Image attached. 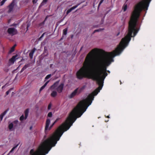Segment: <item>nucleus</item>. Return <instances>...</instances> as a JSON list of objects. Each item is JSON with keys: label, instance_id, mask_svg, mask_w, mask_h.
<instances>
[{"label": "nucleus", "instance_id": "obj_1", "mask_svg": "<svg viewBox=\"0 0 155 155\" xmlns=\"http://www.w3.org/2000/svg\"><path fill=\"white\" fill-rule=\"evenodd\" d=\"M95 49L92 50L87 55L83 66L76 74L77 78L81 80L84 78L96 81L98 87L85 99L81 101L71 112L65 122L60 126L52 135H62L64 132L68 130L72 125L77 118L80 117L90 105L94 100V96L100 92L103 86L104 80L107 76L106 68L104 69L92 67V72H90V66L91 61L92 53Z\"/></svg>", "mask_w": 155, "mask_h": 155}, {"label": "nucleus", "instance_id": "obj_2", "mask_svg": "<svg viewBox=\"0 0 155 155\" xmlns=\"http://www.w3.org/2000/svg\"><path fill=\"white\" fill-rule=\"evenodd\" d=\"M150 3H138L135 6L130 21L129 23L128 33L123 38L119 44L113 51L109 52L108 58L103 54L105 51L101 50V53L96 58L93 67L104 69L107 67L114 61L113 58L119 55L128 45L132 37H134L137 33L139 29L136 28L137 23L140 16V13L142 10H147Z\"/></svg>", "mask_w": 155, "mask_h": 155}, {"label": "nucleus", "instance_id": "obj_3", "mask_svg": "<svg viewBox=\"0 0 155 155\" xmlns=\"http://www.w3.org/2000/svg\"><path fill=\"white\" fill-rule=\"evenodd\" d=\"M59 81H58L55 82L50 87V89L51 90L54 89L56 87V90L59 93H61L64 88V84L61 83L58 86L59 84Z\"/></svg>", "mask_w": 155, "mask_h": 155}, {"label": "nucleus", "instance_id": "obj_4", "mask_svg": "<svg viewBox=\"0 0 155 155\" xmlns=\"http://www.w3.org/2000/svg\"><path fill=\"white\" fill-rule=\"evenodd\" d=\"M17 0H12L10 3V12H16L19 9V7L17 5Z\"/></svg>", "mask_w": 155, "mask_h": 155}, {"label": "nucleus", "instance_id": "obj_5", "mask_svg": "<svg viewBox=\"0 0 155 155\" xmlns=\"http://www.w3.org/2000/svg\"><path fill=\"white\" fill-rule=\"evenodd\" d=\"M78 89H76L69 95L68 97L69 98H72L76 95H78V94L77 90Z\"/></svg>", "mask_w": 155, "mask_h": 155}, {"label": "nucleus", "instance_id": "obj_6", "mask_svg": "<svg viewBox=\"0 0 155 155\" xmlns=\"http://www.w3.org/2000/svg\"><path fill=\"white\" fill-rule=\"evenodd\" d=\"M18 55L16 54L15 55L12 56V57L10 58V64L12 63L13 64L15 61L18 59Z\"/></svg>", "mask_w": 155, "mask_h": 155}, {"label": "nucleus", "instance_id": "obj_7", "mask_svg": "<svg viewBox=\"0 0 155 155\" xmlns=\"http://www.w3.org/2000/svg\"><path fill=\"white\" fill-rule=\"evenodd\" d=\"M80 5V3H78L77 4V5L73 6V7L69 9H68L67 12L66 14H68L69 13H70L72 10H74V9H75V8H77L79 5Z\"/></svg>", "mask_w": 155, "mask_h": 155}, {"label": "nucleus", "instance_id": "obj_8", "mask_svg": "<svg viewBox=\"0 0 155 155\" xmlns=\"http://www.w3.org/2000/svg\"><path fill=\"white\" fill-rule=\"evenodd\" d=\"M17 33V31L15 28H10V35L13 36L16 34Z\"/></svg>", "mask_w": 155, "mask_h": 155}, {"label": "nucleus", "instance_id": "obj_9", "mask_svg": "<svg viewBox=\"0 0 155 155\" xmlns=\"http://www.w3.org/2000/svg\"><path fill=\"white\" fill-rule=\"evenodd\" d=\"M50 123V120L49 119H47L46 122V125L45 127V130H49V126Z\"/></svg>", "mask_w": 155, "mask_h": 155}, {"label": "nucleus", "instance_id": "obj_10", "mask_svg": "<svg viewBox=\"0 0 155 155\" xmlns=\"http://www.w3.org/2000/svg\"><path fill=\"white\" fill-rule=\"evenodd\" d=\"M36 50L35 48H34L31 51L29 54V57L31 59H32L33 56V54L35 51Z\"/></svg>", "mask_w": 155, "mask_h": 155}, {"label": "nucleus", "instance_id": "obj_11", "mask_svg": "<svg viewBox=\"0 0 155 155\" xmlns=\"http://www.w3.org/2000/svg\"><path fill=\"white\" fill-rule=\"evenodd\" d=\"M18 121L17 120H15L14 121L13 123H10V130L13 128L14 125L15 124V126H16L17 124H18ZM14 127H15V125H14Z\"/></svg>", "mask_w": 155, "mask_h": 155}, {"label": "nucleus", "instance_id": "obj_12", "mask_svg": "<svg viewBox=\"0 0 155 155\" xmlns=\"http://www.w3.org/2000/svg\"><path fill=\"white\" fill-rule=\"evenodd\" d=\"M9 109H7L3 113H2L0 115V118L1 120H2L3 116L6 114V113L9 111Z\"/></svg>", "mask_w": 155, "mask_h": 155}, {"label": "nucleus", "instance_id": "obj_13", "mask_svg": "<svg viewBox=\"0 0 155 155\" xmlns=\"http://www.w3.org/2000/svg\"><path fill=\"white\" fill-rule=\"evenodd\" d=\"M29 110L28 108H27L25 110V111H24V114H25V120L26 119L28 116V113H29Z\"/></svg>", "mask_w": 155, "mask_h": 155}, {"label": "nucleus", "instance_id": "obj_14", "mask_svg": "<svg viewBox=\"0 0 155 155\" xmlns=\"http://www.w3.org/2000/svg\"><path fill=\"white\" fill-rule=\"evenodd\" d=\"M57 95V92L55 91H53L51 94V96L53 97H56Z\"/></svg>", "mask_w": 155, "mask_h": 155}, {"label": "nucleus", "instance_id": "obj_15", "mask_svg": "<svg viewBox=\"0 0 155 155\" xmlns=\"http://www.w3.org/2000/svg\"><path fill=\"white\" fill-rule=\"evenodd\" d=\"M29 66V64H25L21 69V72H22L24 71Z\"/></svg>", "mask_w": 155, "mask_h": 155}, {"label": "nucleus", "instance_id": "obj_16", "mask_svg": "<svg viewBox=\"0 0 155 155\" xmlns=\"http://www.w3.org/2000/svg\"><path fill=\"white\" fill-rule=\"evenodd\" d=\"M60 119V118H57L56 120L50 126V127L49 128V130H50L51 127L54 126V125L55 124L56 122H57Z\"/></svg>", "mask_w": 155, "mask_h": 155}, {"label": "nucleus", "instance_id": "obj_17", "mask_svg": "<svg viewBox=\"0 0 155 155\" xmlns=\"http://www.w3.org/2000/svg\"><path fill=\"white\" fill-rule=\"evenodd\" d=\"M17 46L16 44H15L11 48H10V53H12L15 51V48Z\"/></svg>", "mask_w": 155, "mask_h": 155}, {"label": "nucleus", "instance_id": "obj_18", "mask_svg": "<svg viewBox=\"0 0 155 155\" xmlns=\"http://www.w3.org/2000/svg\"><path fill=\"white\" fill-rule=\"evenodd\" d=\"M68 30V29L67 28H66L64 29L63 30V35H66L67 34Z\"/></svg>", "mask_w": 155, "mask_h": 155}, {"label": "nucleus", "instance_id": "obj_19", "mask_svg": "<svg viewBox=\"0 0 155 155\" xmlns=\"http://www.w3.org/2000/svg\"><path fill=\"white\" fill-rule=\"evenodd\" d=\"M18 145L19 144H18L15 145V146H14L10 150V153L13 152L14 150L18 146Z\"/></svg>", "mask_w": 155, "mask_h": 155}, {"label": "nucleus", "instance_id": "obj_20", "mask_svg": "<svg viewBox=\"0 0 155 155\" xmlns=\"http://www.w3.org/2000/svg\"><path fill=\"white\" fill-rule=\"evenodd\" d=\"M76 89H78L77 90V91H78V95L80 93H81V92H82L83 91L80 88H77Z\"/></svg>", "mask_w": 155, "mask_h": 155}, {"label": "nucleus", "instance_id": "obj_21", "mask_svg": "<svg viewBox=\"0 0 155 155\" xmlns=\"http://www.w3.org/2000/svg\"><path fill=\"white\" fill-rule=\"evenodd\" d=\"M127 5H124L123 7V9L124 12H125L127 9Z\"/></svg>", "mask_w": 155, "mask_h": 155}, {"label": "nucleus", "instance_id": "obj_22", "mask_svg": "<svg viewBox=\"0 0 155 155\" xmlns=\"http://www.w3.org/2000/svg\"><path fill=\"white\" fill-rule=\"evenodd\" d=\"M46 18H45V20L43 21L42 22L40 23L39 24V26H41L43 25H44V24L45 23V21Z\"/></svg>", "mask_w": 155, "mask_h": 155}, {"label": "nucleus", "instance_id": "obj_23", "mask_svg": "<svg viewBox=\"0 0 155 155\" xmlns=\"http://www.w3.org/2000/svg\"><path fill=\"white\" fill-rule=\"evenodd\" d=\"M48 0H43L41 4V5H43L45 4L48 2Z\"/></svg>", "mask_w": 155, "mask_h": 155}, {"label": "nucleus", "instance_id": "obj_24", "mask_svg": "<svg viewBox=\"0 0 155 155\" xmlns=\"http://www.w3.org/2000/svg\"><path fill=\"white\" fill-rule=\"evenodd\" d=\"M24 119L25 120V117L23 115H22L20 117V120L21 121H22Z\"/></svg>", "mask_w": 155, "mask_h": 155}, {"label": "nucleus", "instance_id": "obj_25", "mask_svg": "<svg viewBox=\"0 0 155 155\" xmlns=\"http://www.w3.org/2000/svg\"><path fill=\"white\" fill-rule=\"evenodd\" d=\"M51 76V74H49L45 78V79L47 80Z\"/></svg>", "mask_w": 155, "mask_h": 155}, {"label": "nucleus", "instance_id": "obj_26", "mask_svg": "<svg viewBox=\"0 0 155 155\" xmlns=\"http://www.w3.org/2000/svg\"><path fill=\"white\" fill-rule=\"evenodd\" d=\"M52 116V114L51 112H49L48 114V117H51Z\"/></svg>", "mask_w": 155, "mask_h": 155}, {"label": "nucleus", "instance_id": "obj_27", "mask_svg": "<svg viewBox=\"0 0 155 155\" xmlns=\"http://www.w3.org/2000/svg\"><path fill=\"white\" fill-rule=\"evenodd\" d=\"M7 0H3L0 3V5H2Z\"/></svg>", "mask_w": 155, "mask_h": 155}, {"label": "nucleus", "instance_id": "obj_28", "mask_svg": "<svg viewBox=\"0 0 155 155\" xmlns=\"http://www.w3.org/2000/svg\"><path fill=\"white\" fill-rule=\"evenodd\" d=\"M8 67H9V66H8L7 68H6V67L4 69H5V71L6 72H8V71L9 70V68H8Z\"/></svg>", "mask_w": 155, "mask_h": 155}, {"label": "nucleus", "instance_id": "obj_29", "mask_svg": "<svg viewBox=\"0 0 155 155\" xmlns=\"http://www.w3.org/2000/svg\"><path fill=\"white\" fill-rule=\"evenodd\" d=\"M103 29H99L95 30L94 31V33H95L96 32L100 31H101V30H102Z\"/></svg>", "mask_w": 155, "mask_h": 155}, {"label": "nucleus", "instance_id": "obj_30", "mask_svg": "<svg viewBox=\"0 0 155 155\" xmlns=\"http://www.w3.org/2000/svg\"><path fill=\"white\" fill-rule=\"evenodd\" d=\"M51 104L50 103L48 105V110H50L51 109Z\"/></svg>", "mask_w": 155, "mask_h": 155}, {"label": "nucleus", "instance_id": "obj_31", "mask_svg": "<svg viewBox=\"0 0 155 155\" xmlns=\"http://www.w3.org/2000/svg\"><path fill=\"white\" fill-rule=\"evenodd\" d=\"M45 32L44 33H43L42 35L41 36V37L39 38V40H41V39L42 38V37L44 36V35H45Z\"/></svg>", "mask_w": 155, "mask_h": 155}, {"label": "nucleus", "instance_id": "obj_32", "mask_svg": "<svg viewBox=\"0 0 155 155\" xmlns=\"http://www.w3.org/2000/svg\"><path fill=\"white\" fill-rule=\"evenodd\" d=\"M9 86V85L8 84H5V85H4V86H3L2 87V89H4L5 88V87L8 86Z\"/></svg>", "mask_w": 155, "mask_h": 155}, {"label": "nucleus", "instance_id": "obj_33", "mask_svg": "<svg viewBox=\"0 0 155 155\" xmlns=\"http://www.w3.org/2000/svg\"><path fill=\"white\" fill-rule=\"evenodd\" d=\"M45 88V87H44L43 86H42L41 88H40V90H39V92H41V91L43 90L44 88Z\"/></svg>", "mask_w": 155, "mask_h": 155}, {"label": "nucleus", "instance_id": "obj_34", "mask_svg": "<svg viewBox=\"0 0 155 155\" xmlns=\"http://www.w3.org/2000/svg\"><path fill=\"white\" fill-rule=\"evenodd\" d=\"M86 87V86L85 85H84L82 87H81V89L83 91L85 88Z\"/></svg>", "mask_w": 155, "mask_h": 155}, {"label": "nucleus", "instance_id": "obj_35", "mask_svg": "<svg viewBox=\"0 0 155 155\" xmlns=\"http://www.w3.org/2000/svg\"><path fill=\"white\" fill-rule=\"evenodd\" d=\"M38 1V0H33L32 2L33 4H35Z\"/></svg>", "mask_w": 155, "mask_h": 155}, {"label": "nucleus", "instance_id": "obj_36", "mask_svg": "<svg viewBox=\"0 0 155 155\" xmlns=\"http://www.w3.org/2000/svg\"><path fill=\"white\" fill-rule=\"evenodd\" d=\"M49 81H47V82H46L45 84L43 85L44 87H46V86L47 85V84H48V83Z\"/></svg>", "mask_w": 155, "mask_h": 155}, {"label": "nucleus", "instance_id": "obj_37", "mask_svg": "<svg viewBox=\"0 0 155 155\" xmlns=\"http://www.w3.org/2000/svg\"><path fill=\"white\" fill-rule=\"evenodd\" d=\"M49 81H47V82H46L45 84L43 85L44 87H46V86L47 85V84H48V83Z\"/></svg>", "mask_w": 155, "mask_h": 155}, {"label": "nucleus", "instance_id": "obj_38", "mask_svg": "<svg viewBox=\"0 0 155 155\" xmlns=\"http://www.w3.org/2000/svg\"><path fill=\"white\" fill-rule=\"evenodd\" d=\"M17 25V24H12V25H10V26H15V27H16Z\"/></svg>", "mask_w": 155, "mask_h": 155}, {"label": "nucleus", "instance_id": "obj_39", "mask_svg": "<svg viewBox=\"0 0 155 155\" xmlns=\"http://www.w3.org/2000/svg\"><path fill=\"white\" fill-rule=\"evenodd\" d=\"M104 0H101L99 4V6L103 2Z\"/></svg>", "mask_w": 155, "mask_h": 155}, {"label": "nucleus", "instance_id": "obj_40", "mask_svg": "<svg viewBox=\"0 0 155 155\" xmlns=\"http://www.w3.org/2000/svg\"><path fill=\"white\" fill-rule=\"evenodd\" d=\"M65 35H62V37L61 39V40H62L63 39L65 38Z\"/></svg>", "mask_w": 155, "mask_h": 155}, {"label": "nucleus", "instance_id": "obj_41", "mask_svg": "<svg viewBox=\"0 0 155 155\" xmlns=\"http://www.w3.org/2000/svg\"><path fill=\"white\" fill-rule=\"evenodd\" d=\"M9 91H10V90H8V91H7L6 92V95H8V94H9Z\"/></svg>", "mask_w": 155, "mask_h": 155}, {"label": "nucleus", "instance_id": "obj_42", "mask_svg": "<svg viewBox=\"0 0 155 155\" xmlns=\"http://www.w3.org/2000/svg\"><path fill=\"white\" fill-rule=\"evenodd\" d=\"M8 32L9 34H10V28L8 29Z\"/></svg>", "mask_w": 155, "mask_h": 155}, {"label": "nucleus", "instance_id": "obj_43", "mask_svg": "<svg viewBox=\"0 0 155 155\" xmlns=\"http://www.w3.org/2000/svg\"><path fill=\"white\" fill-rule=\"evenodd\" d=\"M107 73H108L109 74H110V71L109 70H107Z\"/></svg>", "mask_w": 155, "mask_h": 155}, {"label": "nucleus", "instance_id": "obj_44", "mask_svg": "<svg viewBox=\"0 0 155 155\" xmlns=\"http://www.w3.org/2000/svg\"><path fill=\"white\" fill-rule=\"evenodd\" d=\"M47 49L45 47V48H44V51H47Z\"/></svg>", "mask_w": 155, "mask_h": 155}, {"label": "nucleus", "instance_id": "obj_45", "mask_svg": "<svg viewBox=\"0 0 155 155\" xmlns=\"http://www.w3.org/2000/svg\"><path fill=\"white\" fill-rule=\"evenodd\" d=\"M119 34H120V32H118V33L117 34V36H118V35H119Z\"/></svg>", "mask_w": 155, "mask_h": 155}, {"label": "nucleus", "instance_id": "obj_46", "mask_svg": "<svg viewBox=\"0 0 155 155\" xmlns=\"http://www.w3.org/2000/svg\"><path fill=\"white\" fill-rule=\"evenodd\" d=\"M8 128H9V129H10V124H8Z\"/></svg>", "mask_w": 155, "mask_h": 155}, {"label": "nucleus", "instance_id": "obj_47", "mask_svg": "<svg viewBox=\"0 0 155 155\" xmlns=\"http://www.w3.org/2000/svg\"><path fill=\"white\" fill-rule=\"evenodd\" d=\"M14 94V93L13 92H12V96L13 95V94Z\"/></svg>", "mask_w": 155, "mask_h": 155}, {"label": "nucleus", "instance_id": "obj_48", "mask_svg": "<svg viewBox=\"0 0 155 155\" xmlns=\"http://www.w3.org/2000/svg\"><path fill=\"white\" fill-rule=\"evenodd\" d=\"M32 129V126H31V127H30V130H31Z\"/></svg>", "mask_w": 155, "mask_h": 155}, {"label": "nucleus", "instance_id": "obj_49", "mask_svg": "<svg viewBox=\"0 0 155 155\" xmlns=\"http://www.w3.org/2000/svg\"><path fill=\"white\" fill-rule=\"evenodd\" d=\"M106 117H107V118H110L109 116V115H108V116H107Z\"/></svg>", "mask_w": 155, "mask_h": 155}, {"label": "nucleus", "instance_id": "obj_50", "mask_svg": "<svg viewBox=\"0 0 155 155\" xmlns=\"http://www.w3.org/2000/svg\"><path fill=\"white\" fill-rule=\"evenodd\" d=\"M29 26L28 25L27 26V30L28 29V28L29 27Z\"/></svg>", "mask_w": 155, "mask_h": 155}, {"label": "nucleus", "instance_id": "obj_51", "mask_svg": "<svg viewBox=\"0 0 155 155\" xmlns=\"http://www.w3.org/2000/svg\"><path fill=\"white\" fill-rule=\"evenodd\" d=\"M73 37V35H72V36H71V38H72Z\"/></svg>", "mask_w": 155, "mask_h": 155}, {"label": "nucleus", "instance_id": "obj_52", "mask_svg": "<svg viewBox=\"0 0 155 155\" xmlns=\"http://www.w3.org/2000/svg\"><path fill=\"white\" fill-rule=\"evenodd\" d=\"M12 88H10V91H11V90H12Z\"/></svg>", "mask_w": 155, "mask_h": 155}, {"label": "nucleus", "instance_id": "obj_53", "mask_svg": "<svg viewBox=\"0 0 155 155\" xmlns=\"http://www.w3.org/2000/svg\"><path fill=\"white\" fill-rule=\"evenodd\" d=\"M8 7H9V8H10V5H9L8 6Z\"/></svg>", "mask_w": 155, "mask_h": 155}, {"label": "nucleus", "instance_id": "obj_54", "mask_svg": "<svg viewBox=\"0 0 155 155\" xmlns=\"http://www.w3.org/2000/svg\"><path fill=\"white\" fill-rule=\"evenodd\" d=\"M10 11V9L8 11V12Z\"/></svg>", "mask_w": 155, "mask_h": 155}, {"label": "nucleus", "instance_id": "obj_55", "mask_svg": "<svg viewBox=\"0 0 155 155\" xmlns=\"http://www.w3.org/2000/svg\"><path fill=\"white\" fill-rule=\"evenodd\" d=\"M46 137V136H45L44 138H45Z\"/></svg>", "mask_w": 155, "mask_h": 155}]
</instances>
